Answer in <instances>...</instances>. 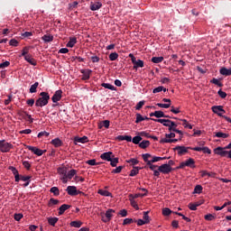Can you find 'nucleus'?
<instances>
[{
    "instance_id": "nucleus-37",
    "label": "nucleus",
    "mask_w": 231,
    "mask_h": 231,
    "mask_svg": "<svg viewBox=\"0 0 231 231\" xmlns=\"http://www.w3.org/2000/svg\"><path fill=\"white\" fill-rule=\"evenodd\" d=\"M59 203H60L59 199H55L51 198L48 202V207H53V205H59Z\"/></svg>"
},
{
    "instance_id": "nucleus-64",
    "label": "nucleus",
    "mask_w": 231,
    "mask_h": 231,
    "mask_svg": "<svg viewBox=\"0 0 231 231\" xmlns=\"http://www.w3.org/2000/svg\"><path fill=\"white\" fill-rule=\"evenodd\" d=\"M131 223H134V220H133V218H125L123 222V225H131Z\"/></svg>"
},
{
    "instance_id": "nucleus-43",
    "label": "nucleus",
    "mask_w": 231,
    "mask_h": 231,
    "mask_svg": "<svg viewBox=\"0 0 231 231\" xmlns=\"http://www.w3.org/2000/svg\"><path fill=\"white\" fill-rule=\"evenodd\" d=\"M203 192V186L197 185L194 189V194H201Z\"/></svg>"
},
{
    "instance_id": "nucleus-25",
    "label": "nucleus",
    "mask_w": 231,
    "mask_h": 231,
    "mask_svg": "<svg viewBox=\"0 0 231 231\" xmlns=\"http://www.w3.org/2000/svg\"><path fill=\"white\" fill-rule=\"evenodd\" d=\"M97 194H100V196H105L106 198L112 196L111 192L106 189H98Z\"/></svg>"
},
{
    "instance_id": "nucleus-26",
    "label": "nucleus",
    "mask_w": 231,
    "mask_h": 231,
    "mask_svg": "<svg viewBox=\"0 0 231 231\" xmlns=\"http://www.w3.org/2000/svg\"><path fill=\"white\" fill-rule=\"evenodd\" d=\"M101 86L106 89H110L111 91H116V88L109 83H102Z\"/></svg>"
},
{
    "instance_id": "nucleus-20",
    "label": "nucleus",
    "mask_w": 231,
    "mask_h": 231,
    "mask_svg": "<svg viewBox=\"0 0 231 231\" xmlns=\"http://www.w3.org/2000/svg\"><path fill=\"white\" fill-rule=\"evenodd\" d=\"M24 60H26V62H29V64H31L32 66H37V60L32 58V55L30 54L24 57Z\"/></svg>"
},
{
    "instance_id": "nucleus-38",
    "label": "nucleus",
    "mask_w": 231,
    "mask_h": 231,
    "mask_svg": "<svg viewBox=\"0 0 231 231\" xmlns=\"http://www.w3.org/2000/svg\"><path fill=\"white\" fill-rule=\"evenodd\" d=\"M152 62L154 64H160V62H163V57H152Z\"/></svg>"
},
{
    "instance_id": "nucleus-12",
    "label": "nucleus",
    "mask_w": 231,
    "mask_h": 231,
    "mask_svg": "<svg viewBox=\"0 0 231 231\" xmlns=\"http://www.w3.org/2000/svg\"><path fill=\"white\" fill-rule=\"evenodd\" d=\"M189 147H185V146H176L173 150L174 151H178V154L179 156H183V154H187V152H189Z\"/></svg>"
},
{
    "instance_id": "nucleus-9",
    "label": "nucleus",
    "mask_w": 231,
    "mask_h": 231,
    "mask_svg": "<svg viewBox=\"0 0 231 231\" xmlns=\"http://www.w3.org/2000/svg\"><path fill=\"white\" fill-rule=\"evenodd\" d=\"M113 214H115L114 209H108L106 210L105 217H102L103 223H108V221L113 217Z\"/></svg>"
},
{
    "instance_id": "nucleus-59",
    "label": "nucleus",
    "mask_w": 231,
    "mask_h": 231,
    "mask_svg": "<svg viewBox=\"0 0 231 231\" xmlns=\"http://www.w3.org/2000/svg\"><path fill=\"white\" fill-rule=\"evenodd\" d=\"M156 162H162V157L152 156V160H150V163H156Z\"/></svg>"
},
{
    "instance_id": "nucleus-17",
    "label": "nucleus",
    "mask_w": 231,
    "mask_h": 231,
    "mask_svg": "<svg viewBox=\"0 0 231 231\" xmlns=\"http://www.w3.org/2000/svg\"><path fill=\"white\" fill-rule=\"evenodd\" d=\"M88 136L83 137H75L74 138V143L75 145H79V143H88Z\"/></svg>"
},
{
    "instance_id": "nucleus-33",
    "label": "nucleus",
    "mask_w": 231,
    "mask_h": 231,
    "mask_svg": "<svg viewBox=\"0 0 231 231\" xmlns=\"http://www.w3.org/2000/svg\"><path fill=\"white\" fill-rule=\"evenodd\" d=\"M215 136L217 138H228L229 134H225L223 132H217V133H215Z\"/></svg>"
},
{
    "instance_id": "nucleus-56",
    "label": "nucleus",
    "mask_w": 231,
    "mask_h": 231,
    "mask_svg": "<svg viewBox=\"0 0 231 231\" xmlns=\"http://www.w3.org/2000/svg\"><path fill=\"white\" fill-rule=\"evenodd\" d=\"M42 136H45L46 138H48L50 136V133L43 131V132H40L38 134V138H42Z\"/></svg>"
},
{
    "instance_id": "nucleus-11",
    "label": "nucleus",
    "mask_w": 231,
    "mask_h": 231,
    "mask_svg": "<svg viewBox=\"0 0 231 231\" xmlns=\"http://www.w3.org/2000/svg\"><path fill=\"white\" fill-rule=\"evenodd\" d=\"M100 8H102V2L96 1L90 3L89 9L91 12H97V10H100Z\"/></svg>"
},
{
    "instance_id": "nucleus-41",
    "label": "nucleus",
    "mask_w": 231,
    "mask_h": 231,
    "mask_svg": "<svg viewBox=\"0 0 231 231\" xmlns=\"http://www.w3.org/2000/svg\"><path fill=\"white\" fill-rule=\"evenodd\" d=\"M161 91H163L165 93V91H167V88H163L162 86L157 87L152 90V93L156 94V93H161Z\"/></svg>"
},
{
    "instance_id": "nucleus-32",
    "label": "nucleus",
    "mask_w": 231,
    "mask_h": 231,
    "mask_svg": "<svg viewBox=\"0 0 231 231\" xmlns=\"http://www.w3.org/2000/svg\"><path fill=\"white\" fill-rule=\"evenodd\" d=\"M69 225H70V226H73L74 228H80V226H82V222L81 221H71Z\"/></svg>"
},
{
    "instance_id": "nucleus-14",
    "label": "nucleus",
    "mask_w": 231,
    "mask_h": 231,
    "mask_svg": "<svg viewBox=\"0 0 231 231\" xmlns=\"http://www.w3.org/2000/svg\"><path fill=\"white\" fill-rule=\"evenodd\" d=\"M80 72L82 73V80H89L91 77V73H93V70L91 69H81Z\"/></svg>"
},
{
    "instance_id": "nucleus-5",
    "label": "nucleus",
    "mask_w": 231,
    "mask_h": 231,
    "mask_svg": "<svg viewBox=\"0 0 231 231\" xmlns=\"http://www.w3.org/2000/svg\"><path fill=\"white\" fill-rule=\"evenodd\" d=\"M213 113H215V115H217L218 116H221L223 118V116H223V114H219V113H226V111H225V109H223V106H213L211 107Z\"/></svg>"
},
{
    "instance_id": "nucleus-7",
    "label": "nucleus",
    "mask_w": 231,
    "mask_h": 231,
    "mask_svg": "<svg viewBox=\"0 0 231 231\" xmlns=\"http://www.w3.org/2000/svg\"><path fill=\"white\" fill-rule=\"evenodd\" d=\"M27 149L33 152V154H36V156H42L46 152V150H41L34 146H27Z\"/></svg>"
},
{
    "instance_id": "nucleus-1",
    "label": "nucleus",
    "mask_w": 231,
    "mask_h": 231,
    "mask_svg": "<svg viewBox=\"0 0 231 231\" xmlns=\"http://www.w3.org/2000/svg\"><path fill=\"white\" fill-rule=\"evenodd\" d=\"M40 97L36 102V107H44V106H48V102H50V94L48 92H41Z\"/></svg>"
},
{
    "instance_id": "nucleus-18",
    "label": "nucleus",
    "mask_w": 231,
    "mask_h": 231,
    "mask_svg": "<svg viewBox=\"0 0 231 231\" xmlns=\"http://www.w3.org/2000/svg\"><path fill=\"white\" fill-rule=\"evenodd\" d=\"M71 208V205L63 204L59 208V216H62L66 212V210Z\"/></svg>"
},
{
    "instance_id": "nucleus-21",
    "label": "nucleus",
    "mask_w": 231,
    "mask_h": 231,
    "mask_svg": "<svg viewBox=\"0 0 231 231\" xmlns=\"http://www.w3.org/2000/svg\"><path fill=\"white\" fill-rule=\"evenodd\" d=\"M142 158L143 162H145L146 165H151V160L149 159L152 158V155H151L150 153H143Z\"/></svg>"
},
{
    "instance_id": "nucleus-44",
    "label": "nucleus",
    "mask_w": 231,
    "mask_h": 231,
    "mask_svg": "<svg viewBox=\"0 0 231 231\" xmlns=\"http://www.w3.org/2000/svg\"><path fill=\"white\" fill-rule=\"evenodd\" d=\"M172 213H173L172 210H171V208H162V216H170Z\"/></svg>"
},
{
    "instance_id": "nucleus-23",
    "label": "nucleus",
    "mask_w": 231,
    "mask_h": 231,
    "mask_svg": "<svg viewBox=\"0 0 231 231\" xmlns=\"http://www.w3.org/2000/svg\"><path fill=\"white\" fill-rule=\"evenodd\" d=\"M51 143L54 145V147H62V141L59 138L53 139Z\"/></svg>"
},
{
    "instance_id": "nucleus-34",
    "label": "nucleus",
    "mask_w": 231,
    "mask_h": 231,
    "mask_svg": "<svg viewBox=\"0 0 231 231\" xmlns=\"http://www.w3.org/2000/svg\"><path fill=\"white\" fill-rule=\"evenodd\" d=\"M59 221L58 217H49L48 223L51 225V226H55V224Z\"/></svg>"
},
{
    "instance_id": "nucleus-4",
    "label": "nucleus",
    "mask_w": 231,
    "mask_h": 231,
    "mask_svg": "<svg viewBox=\"0 0 231 231\" xmlns=\"http://www.w3.org/2000/svg\"><path fill=\"white\" fill-rule=\"evenodd\" d=\"M18 116L23 118V120H26V122H29V124H33V118H32V116L29 115L26 111H19Z\"/></svg>"
},
{
    "instance_id": "nucleus-55",
    "label": "nucleus",
    "mask_w": 231,
    "mask_h": 231,
    "mask_svg": "<svg viewBox=\"0 0 231 231\" xmlns=\"http://www.w3.org/2000/svg\"><path fill=\"white\" fill-rule=\"evenodd\" d=\"M122 169H124V166H119L112 171L113 174H120L122 172Z\"/></svg>"
},
{
    "instance_id": "nucleus-58",
    "label": "nucleus",
    "mask_w": 231,
    "mask_h": 231,
    "mask_svg": "<svg viewBox=\"0 0 231 231\" xmlns=\"http://www.w3.org/2000/svg\"><path fill=\"white\" fill-rule=\"evenodd\" d=\"M20 180L22 181H30V180H32V176H30V175H28V176L20 175Z\"/></svg>"
},
{
    "instance_id": "nucleus-35",
    "label": "nucleus",
    "mask_w": 231,
    "mask_h": 231,
    "mask_svg": "<svg viewBox=\"0 0 231 231\" xmlns=\"http://www.w3.org/2000/svg\"><path fill=\"white\" fill-rule=\"evenodd\" d=\"M42 39L44 41V42H51V41H53V35L45 34L42 37Z\"/></svg>"
},
{
    "instance_id": "nucleus-53",
    "label": "nucleus",
    "mask_w": 231,
    "mask_h": 231,
    "mask_svg": "<svg viewBox=\"0 0 231 231\" xmlns=\"http://www.w3.org/2000/svg\"><path fill=\"white\" fill-rule=\"evenodd\" d=\"M23 165L27 171H30V169H32V164H30V162L28 161H23Z\"/></svg>"
},
{
    "instance_id": "nucleus-57",
    "label": "nucleus",
    "mask_w": 231,
    "mask_h": 231,
    "mask_svg": "<svg viewBox=\"0 0 231 231\" xmlns=\"http://www.w3.org/2000/svg\"><path fill=\"white\" fill-rule=\"evenodd\" d=\"M110 162V165L111 167H116L117 163H118V158H112Z\"/></svg>"
},
{
    "instance_id": "nucleus-47",
    "label": "nucleus",
    "mask_w": 231,
    "mask_h": 231,
    "mask_svg": "<svg viewBox=\"0 0 231 231\" xmlns=\"http://www.w3.org/2000/svg\"><path fill=\"white\" fill-rule=\"evenodd\" d=\"M126 162L131 163V165H138V163H140V161H138V159L132 158V159L126 161Z\"/></svg>"
},
{
    "instance_id": "nucleus-49",
    "label": "nucleus",
    "mask_w": 231,
    "mask_h": 231,
    "mask_svg": "<svg viewBox=\"0 0 231 231\" xmlns=\"http://www.w3.org/2000/svg\"><path fill=\"white\" fill-rule=\"evenodd\" d=\"M109 60L114 61V60H116V59H118V53L116 52H112L109 54Z\"/></svg>"
},
{
    "instance_id": "nucleus-3",
    "label": "nucleus",
    "mask_w": 231,
    "mask_h": 231,
    "mask_svg": "<svg viewBox=\"0 0 231 231\" xmlns=\"http://www.w3.org/2000/svg\"><path fill=\"white\" fill-rule=\"evenodd\" d=\"M196 163V161L194 159L189 158L186 162H180V166L177 167V169H185V167H190V169H194L196 167L194 164Z\"/></svg>"
},
{
    "instance_id": "nucleus-52",
    "label": "nucleus",
    "mask_w": 231,
    "mask_h": 231,
    "mask_svg": "<svg viewBox=\"0 0 231 231\" xmlns=\"http://www.w3.org/2000/svg\"><path fill=\"white\" fill-rule=\"evenodd\" d=\"M30 51V48L29 47H24L22 51V57H26L27 55H30L28 54Z\"/></svg>"
},
{
    "instance_id": "nucleus-54",
    "label": "nucleus",
    "mask_w": 231,
    "mask_h": 231,
    "mask_svg": "<svg viewBox=\"0 0 231 231\" xmlns=\"http://www.w3.org/2000/svg\"><path fill=\"white\" fill-rule=\"evenodd\" d=\"M143 120H145L143 116H142L140 114H136L135 124H140V122H143Z\"/></svg>"
},
{
    "instance_id": "nucleus-63",
    "label": "nucleus",
    "mask_w": 231,
    "mask_h": 231,
    "mask_svg": "<svg viewBox=\"0 0 231 231\" xmlns=\"http://www.w3.org/2000/svg\"><path fill=\"white\" fill-rule=\"evenodd\" d=\"M8 66H10V61L0 63V69H5V68H8Z\"/></svg>"
},
{
    "instance_id": "nucleus-29",
    "label": "nucleus",
    "mask_w": 231,
    "mask_h": 231,
    "mask_svg": "<svg viewBox=\"0 0 231 231\" xmlns=\"http://www.w3.org/2000/svg\"><path fill=\"white\" fill-rule=\"evenodd\" d=\"M149 145H151V142H149L147 140H143V142H141L139 143V147L141 149H147V147H149Z\"/></svg>"
},
{
    "instance_id": "nucleus-22",
    "label": "nucleus",
    "mask_w": 231,
    "mask_h": 231,
    "mask_svg": "<svg viewBox=\"0 0 231 231\" xmlns=\"http://www.w3.org/2000/svg\"><path fill=\"white\" fill-rule=\"evenodd\" d=\"M220 75H224L225 77H230L231 69H226L223 67L222 69H220Z\"/></svg>"
},
{
    "instance_id": "nucleus-31",
    "label": "nucleus",
    "mask_w": 231,
    "mask_h": 231,
    "mask_svg": "<svg viewBox=\"0 0 231 231\" xmlns=\"http://www.w3.org/2000/svg\"><path fill=\"white\" fill-rule=\"evenodd\" d=\"M143 218L146 222V224L149 225V223H151V218L149 217V211L143 212Z\"/></svg>"
},
{
    "instance_id": "nucleus-28",
    "label": "nucleus",
    "mask_w": 231,
    "mask_h": 231,
    "mask_svg": "<svg viewBox=\"0 0 231 231\" xmlns=\"http://www.w3.org/2000/svg\"><path fill=\"white\" fill-rule=\"evenodd\" d=\"M140 170H142V168L134 166V169L130 171L129 176L131 177L136 176L137 174H139Z\"/></svg>"
},
{
    "instance_id": "nucleus-30",
    "label": "nucleus",
    "mask_w": 231,
    "mask_h": 231,
    "mask_svg": "<svg viewBox=\"0 0 231 231\" xmlns=\"http://www.w3.org/2000/svg\"><path fill=\"white\" fill-rule=\"evenodd\" d=\"M58 173L61 176H67L68 174V168L67 167H60L58 168Z\"/></svg>"
},
{
    "instance_id": "nucleus-45",
    "label": "nucleus",
    "mask_w": 231,
    "mask_h": 231,
    "mask_svg": "<svg viewBox=\"0 0 231 231\" xmlns=\"http://www.w3.org/2000/svg\"><path fill=\"white\" fill-rule=\"evenodd\" d=\"M142 140V136L140 135H136L132 139L133 143H134L135 145H138V143H140V141Z\"/></svg>"
},
{
    "instance_id": "nucleus-61",
    "label": "nucleus",
    "mask_w": 231,
    "mask_h": 231,
    "mask_svg": "<svg viewBox=\"0 0 231 231\" xmlns=\"http://www.w3.org/2000/svg\"><path fill=\"white\" fill-rule=\"evenodd\" d=\"M156 106H158V107H163L164 109L171 107V104L157 103Z\"/></svg>"
},
{
    "instance_id": "nucleus-42",
    "label": "nucleus",
    "mask_w": 231,
    "mask_h": 231,
    "mask_svg": "<svg viewBox=\"0 0 231 231\" xmlns=\"http://www.w3.org/2000/svg\"><path fill=\"white\" fill-rule=\"evenodd\" d=\"M50 192H51L54 196H60V192L59 191L58 187L51 188Z\"/></svg>"
},
{
    "instance_id": "nucleus-36",
    "label": "nucleus",
    "mask_w": 231,
    "mask_h": 231,
    "mask_svg": "<svg viewBox=\"0 0 231 231\" xmlns=\"http://www.w3.org/2000/svg\"><path fill=\"white\" fill-rule=\"evenodd\" d=\"M37 88H39V82H35L33 85L31 86L29 89L30 93H37Z\"/></svg>"
},
{
    "instance_id": "nucleus-10",
    "label": "nucleus",
    "mask_w": 231,
    "mask_h": 231,
    "mask_svg": "<svg viewBox=\"0 0 231 231\" xmlns=\"http://www.w3.org/2000/svg\"><path fill=\"white\" fill-rule=\"evenodd\" d=\"M9 171H11V172H13V174L14 176V181H16V183H19V181H21V175H19V171H17V168L14 167V166H10Z\"/></svg>"
},
{
    "instance_id": "nucleus-2",
    "label": "nucleus",
    "mask_w": 231,
    "mask_h": 231,
    "mask_svg": "<svg viewBox=\"0 0 231 231\" xmlns=\"http://www.w3.org/2000/svg\"><path fill=\"white\" fill-rule=\"evenodd\" d=\"M14 148L12 143L5 142V140L0 141V151L1 152H10L11 149Z\"/></svg>"
},
{
    "instance_id": "nucleus-50",
    "label": "nucleus",
    "mask_w": 231,
    "mask_h": 231,
    "mask_svg": "<svg viewBox=\"0 0 231 231\" xmlns=\"http://www.w3.org/2000/svg\"><path fill=\"white\" fill-rule=\"evenodd\" d=\"M163 116H167L163 111H155V118H163Z\"/></svg>"
},
{
    "instance_id": "nucleus-51",
    "label": "nucleus",
    "mask_w": 231,
    "mask_h": 231,
    "mask_svg": "<svg viewBox=\"0 0 231 231\" xmlns=\"http://www.w3.org/2000/svg\"><path fill=\"white\" fill-rule=\"evenodd\" d=\"M181 122H183L182 125L185 128L192 129V125L189 124V122H187V119H181Z\"/></svg>"
},
{
    "instance_id": "nucleus-27",
    "label": "nucleus",
    "mask_w": 231,
    "mask_h": 231,
    "mask_svg": "<svg viewBox=\"0 0 231 231\" xmlns=\"http://www.w3.org/2000/svg\"><path fill=\"white\" fill-rule=\"evenodd\" d=\"M76 42H77V38L70 37L69 41L67 43V48H73V46H75Z\"/></svg>"
},
{
    "instance_id": "nucleus-40",
    "label": "nucleus",
    "mask_w": 231,
    "mask_h": 231,
    "mask_svg": "<svg viewBox=\"0 0 231 231\" xmlns=\"http://www.w3.org/2000/svg\"><path fill=\"white\" fill-rule=\"evenodd\" d=\"M77 174V170H70L68 173H67V177L69 180H72L73 177Z\"/></svg>"
},
{
    "instance_id": "nucleus-48",
    "label": "nucleus",
    "mask_w": 231,
    "mask_h": 231,
    "mask_svg": "<svg viewBox=\"0 0 231 231\" xmlns=\"http://www.w3.org/2000/svg\"><path fill=\"white\" fill-rule=\"evenodd\" d=\"M86 163H88V165H100V162H97L96 159H91L86 162Z\"/></svg>"
},
{
    "instance_id": "nucleus-16",
    "label": "nucleus",
    "mask_w": 231,
    "mask_h": 231,
    "mask_svg": "<svg viewBox=\"0 0 231 231\" xmlns=\"http://www.w3.org/2000/svg\"><path fill=\"white\" fill-rule=\"evenodd\" d=\"M132 63L134 64L133 69H138V68H143L144 66V62L142 60L135 59Z\"/></svg>"
},
{
    "instance_id": "nucleus-60",
    "label": "nucleus",
    "mask_w": 231,
    "mask_h": 231,
    "mask_svg": "<svg viewBox=\"0 0 231 231\" xmlns=\"http://www.w3.org/2000/svg\"><path fill=\"white\" fill-rule=\"evenodd\" d=\"M143 106H145V101H140L139 103H137L135 109L137 111H140V109L143 107Z\"/></svg>"
},
{
    "instance_id": "nucleus-13",
    "label": "nucleus",
    "mask_w": 231,
    "mask_h": 231,
    "mask_svg": "<svg viewBox=\"0 0 231 231\" xmlns=\"http://www.w3.org/2000/svg\"><path fill=\"white\" fill-rule=\"evenodd\" d=\"M60 98H62V91L60 89L54 93V95L51 97V100L53 104H57V102L60 101Z\"/></svg>"
},
{
    "instance_id": "nucleus-8",
    "label": "nucleus",
    "mask_w": 231,
    "mask_h": 231,
    "mask_svg": "<svg viewBox=\"0 0 231 231\" xmlns=\"http://www.w3.org/2000/svg\"><path fill=\"white\" fill-rule=\"evenodd\" d=\"M225 149H226V148L218 146L214 150V152H215V154H217L218 156H222L224 158L225 156H226L228 154V151H226Z\"/></svg>"
},
{
    "instance_id": "nucleus-6",
    "label": "nucleus",
    "mask_w": 231,
    "mask_h": 231,
    "mask_svg": "<svg viewBox=\"0 0 231 231\" xmlns=\"http://www.w3.org/2000/svg\"><path fill=\"white\" fill-rule=\"evenodd\" d=\"M159 172H162V174H170V172H172V167L167 165V164H162L158 167Z\"/></svg>"
},
{
    "instance_id": "nucleus-39",
    "label": "nucleus",
    "mask_w": 231,
    "mask_h": 231,
    "mask_svg": "<svg viewBox=\"0 0 231 231\" xmlns=\"http://www.w3.org/2000/svg\"><path fill=\"white\" fill-rule=\"evenodd\" d=\"M211 84H215V86H218V88H223V83L219 81V79L214 78L213 79L210 80Z\"/></svg>"
},
{
    "instance_id": "nucleus-46",
    "label": "nucleus",
    "mask_w": 231,
    "mask_h": 231,
    "mask_svg": "<svg viewBox=\"0 0 231 231\" xmlns=\"http://www.w3.org/2000/svg\"><path fill=\"white\" fill-rule=\"evenodd\" d=\"M204 219H206V221H214V219H216V216L212 214H208L205 215Z\"/></svg>"
},
{
    "instance_id": "nucleus-24",
    "label": "nucleus",
    "mask_w": 231,
    "mask_h": 231,
    "mask_svg": "<svg viewBox=\"0 0 231 231\" xmlns=\"http://www.w3.org/2000/svg\"><path fill=\"white\" fill-rule=\"evenodd\" d=\"M176 142H178V139L162 138L160 143H176Z\"/></svg>"
},
{
    "instance_id": "nucleus-15",
    "label": "nucleus",
    "mask_w": 231,
    "mask_h": 231,
    "mask_svg": "<svg viewBox=\"0 0 231 231\" xmlns=\"http://www.w3.org/2000/svg\"><path fill=\"white\" fill-rule=\"evenodd\" d=\"M66 190L69 196H79V193L75 186H69Z\"/></svg>"
},
{
    "instance_id": "nucleus-62",
    "label": "nucleus",
    "mask_w": 231,
    "mask_h": 231,
    "mask_svg": "<svg viewBox=\"0 0 231 231\" xmlns=\"http://www.w3.org/2000/svg\"><path fill=\"white\" fill-rule=\"evenodd\" d=\"M217 95L220 97V98H226V92L223 91L222 89L218 90Z\"/></svg>"
},
{
    "instance_id": "nucleus-19",
    "label": "nucleus",
    "mask_w": 231,
    "mask_h": 231,
    "mask_svg": "<svg viewBox=\"0 0 231 231\" xmlns=\"http://www.w3.org/2000/svg\"><path fill=\"white\" fill-rule=\"evenodd\" d=\"M113 154L112 152H104L100 155L101 160H105L106 162H111V155Z\"/></svg>"
}]
</instances>
